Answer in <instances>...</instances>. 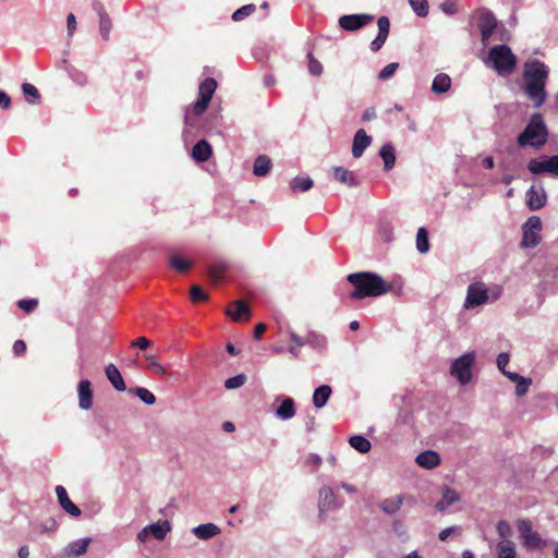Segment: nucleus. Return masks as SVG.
<instances>
[{
  "label": "nucleus",
  "mask_w": 558,
  "mask_h": 558,
  "mask_svg": "<svg viewBox=\"0 0 558 558\" xmlns=\"http://www.w3.org/2000/svg\"><path fill=\"white\" fill-rule=\"evenodd\" d=\"M333 177L338 182L343 183L350 187H355L360 184V180L356 178V175L344 167H333Z\"/></svg>",
  "instance_id": "obj_24"
},
{
  "label": "nucleus",
  "mask_w": 558,
  "mask_h": 558,
  "mask_svg": "<svg viewBox=\"0 0 558 558\" xmlns=\"http://www.w3.org/2000/svg\"><path fill=\"white\" fill-rule=\"evenodd\" d=\"M313 185L314 182L308 175H298L290 182V189L293 193L307 192Z\"/></svg>",
  "instance_id": "obj_35"
},
{
  "label": "nucleus",
  "mask_w": 558,
  "mask_h": 558,
  "mask_svg": "<svg viewBox=\"0 0 558 558\" xmlns=\"http://www.w3.org/2000/svg\"><path fill=\"white\" fill-rule=\"evenodd\" d=\"M256 10L255 4H245L240 9L235 10L232 14V20L234 22H240L245 17L250 16Z\"/></svg>",
  "instance_id": "obj_47"
},
{
  "label": "nucleus",
  "mask_w": 558,
  "mask_h": 558,
  "mask_svg": "<svg viewBox=\"0 0 558 558\" xmlns=\"http://www.w3.org/2000/svg\"><path fill=\"white\" fill-rule=\"evenodd\" d=\"M332 393V389L329 385H320L314 390L313 393V404L317 409H322L328 402L330 396Z\"/></svg>",
  "instance_id": "obj_27"
},
{
  "label": "nucleus",
  "mask_w": 558,
  "mask_h": 558,
  "mask_svg": "<svg viewBox=\"0 0 558 558\" xmlns=\"http://www.w3.org/2000/svg\"><path fill=\"white\" fill-rule=\"evenodd\" d=\"M92 9L99 17V34L104 40H109L112 29V21L107 13L105 5L99 0H93Z\"/></svg>",
  "instance_id": "obj_13"
},
{
  "label": "nucleus",
  "mask_w": 558,
  "mask_h": 558,
  "mask_svg": "<svg viewBox=\"0 0 558 558\" xmlns=\"http://www.w3.org/2000/svg\"><path fill=\"white\" fill-rule=\"evenodd\" d=\"M271 169V160L266 155H259L253 165V173L256 177H265Z\"/></svg>",
  "instance_id": "obj_34"
},
{
  "label": "nucleus",
  "mask_w": 558,
  "mask_h": 558,
  "mask_svg": "<svg viewBox=\"0 0 558 558\" xmlns=\"http://www.w3.org/2000/svg\"><path fill=\"white\" fill-rule=\"evenodd\" d=\"M245 381H246V376L244 374H238L235 376L228 378L225 381V387H226V389H229V390L238 389V388L242 387L245 384Z\"/></svg>",
  "instance_id": "obj_48"
},
{
  "label": "nucleus",
  "mask_w": 558,
  "mask_h": 558,
  "mask_svg": "<svg viewBox=\"0 0 558 558\" xmlns=\"http://www.w3.org/2000/svg\"><path fill=\"white\" fill-rule=\"evenodd\" d=\"M410 7L415 12V14L420 17H425L428 15L429 7L427 0H408Z\"/></svg>",
  "instance_id": "obj_44"
},
{
  "label": "nucleus",
  "mask_w": 558,
  "mask_h": 558,
  "mask_svg": "<svg viewBox=\"0 0 558 558\" xmlns=\"http://www.w3.org/2000/svg\"><path fill=\"white\" fill-rule=\"evenodd\" d=\"M374 15L367 13L348 14L340 16L339 26L349 32H354L373 22Z\"/></svg>",
  "instance_id": "obj_12"
},
{
  "label": "nucleus",
  "mask_w": 558,
  "mask_h": 558,
  "mask_svg": "<svg viewBox=\"0 0 558 558\" xmlns=\"http://www.w3.org/2000/svg\"><path fill=\"white\" fill-rule=\"evenodd\" d=\"M209 102L198 98L195 102L185 109L183 136L185 140L195 136L197 129V118H199L208 108Z\"/></svg>",
  "instance_id": "obj_6"
},
{
  "label": "nucleus",
  "mask_w": 558,
  "mask_h": 558,
  "mask_svg": "<svg viewBox=\"0 0 558 558\" xmlns=\"http://www.w3.org/2000/svg\"><path fill=\"white\" fill-rule=\"evenodd\" d=\"M22 92L29 104H37L40 99V94L36 86L31 83L22 84Z\"/></svg>",
  "instance_id": "obj_43"
},
{
  "label": "nucleus",
  "mask_w": 558,
  "mask_h": 558,
  "mask_svg": "<svg viewBox=\"0 0 558 558\" xmlns=\"http://www.w3.org/2000/svg\"><path fill=\"white\" fill-rule=\"evenodd\" d=\"M548 140V130L541 113H533L523 131L517 137V144L521 148H542Z\"/></svg>",
  "instance_id": "obj_3"
},
{
  "label": "nucleus",
  "mask_w": 558,
  "mask_h": 558,
  "mask_svg": "<svg viewBox=\"0 0 558 558\" xmlns=\"http://www.w3.org/2000/svg\"><path fill=\"white\" fill-rule=\"evenodd\" d=\"M56 494H57V497H58V501L61 506V508L66 512L69 513L70 515L74 517V518H77L81 515V509L71 501V499L69 498V495H68V492L66 489L61 486V485H58L56 487Z\"/></svg>",
  "instance_id": "obj_20"
},
{
  "label": "nucleus",
  "mask_w": 558,
  "mask_h": 558,
  "mask_svg": "<svg viewBox=\"0 0 558 558\" xmlns=\"http://www.w3.org/2000/svg\"><path fill=\"white\" fill-rule=\"evenodd\" d=\"M526 206L535 211L543 208L547 201L546 192L541 184L539 186L532 185L525 194Z\"/></svg>",
  "instance_id": "obj_14"
},
{
  "label": "nucleus",
  "mask_w": 558,
  "mask_h": 558,
  "mask_svg": "<svg viewBox=\"0 0 558 558\" xmlns=\"http://www.w3.org/2000/svg\"><path fill=\"white\" fill-rule=\"evenodd\" d=\"M377 26H378V34L376 38L371 43V50L376 52L381 49L385 41L387 40V37L389 35L390 29V21L387 16H380L377 20Z\"/></svg>",
  "instance_id": "obj_18"
},
{
  "label": "nucleus",
  "mask_w": 558,
  "mask_h": 558,
  "mask_svg": "<svg viewBox=\"0 0 558 558\" xmlns=\"http://www.w3.org/2000/svg\"><path fill=\"white\" fill-rule=\"evenodd\" d=\"M308 72L313 76L322 75L324 71L323 64L314 57L313 52H307Z\"/></svg>",
  "instance_id": "obj_45"
},
{
  "label": "nucleus",
  "mask_w": 558,
  "mask_h": 558,
  "mask_svg": "<svg viewBox=\"0 0 558 558\" xmlns=\"http://www.w3.org/2000/svg\"><path fill=\"white\" fill-rule=\"evenodd\" d=\"M276 401L280 402V405L275 411L277 417L287 421L295 415V403L292 398L287 396H279L277 397Z\"/></svg>",
  "instance_id": "obj_19"
},
{
  "label": "nucleus",
  "mask_w": 558,
  "mask_h": 558,
  "mask_svg": "<svg viewBox=\"0 0 558 558\" xmlns=\"http://www.w3.org/2000/svg\"><path fill=\"white\" fill-rule=\"evenodd\" d=\"M213 154L211 145L206 140H199L196 142L192 149V158L196 162L207 161Z\"/></svg>",
  "instance_id": "obj_23"
},
{
  "label": "nucleus",
  "mask_w": 558,
  "mask_h": 558,
  "mask_svg": "<svg viewBox=\"0 0 558 558\" xmlns=\"http://www.w3.org/2000/svg\"><path fill=\"white\" fill-rule=\"evenodd\" d=\"M398 68H399V63H397V62H391V63L387 64L378 73V78L380 81L389 80L390 77L393 76V74L396 73Z\"/></svg>",
  "instance_id": "obj_49"
},
{
  "label": "nucleus",
  "mask_w": 558,
  "mask_h": 558,
  "mask_svg": "<svg viewBox=\"0 0 558 558\" xmlns=\"http://www.w3.org/2000/svg\"><path fill=\"white\" fill-rule=\"evenodd\" d=\"M234 310H228L227 314L235 322H240L244 316L248 317L250 307L248 305L241 300H236L233 302Z\"/></svg>",
  "instance_id": "obj_36"
},
{
  "label": "nucleus",
  "mask_w": 558,
  "mask_h": 558,
  "mask_svg": "<svg viewBox=\"0 0 558 558\" xmlns=\"http://www.w3.org/2000/svg\"><path fill=\"white\" fill-rule=\"evenodd\" d=\"M402 496L398 495L392 498L385 499L380 505V509L387 514H395L402 506Z\"/></svg>",
  "instance_id": "obj_39"
},
{
  "label": "nucleus",
  "mask_w": 558,
  "mask_h": 558,
  "mask_svg": "<svg viewBox=\"0 0 558 558\" xmlns=\"http://www.w3.org/2000/svg\"><path fill=\"white\" fill-rule=\"evenodd\" d=\"M92 539L89 537H83L75 539L65 547V555L69 557H78L86 553L88 545Z\"/></svg>",
  "instance_id": "obj_25"
},
{
  "label": "nucleus",
  "mask_w": 558,
  "mask_h": 558,
  "mask_svg": "<svg viewBox=\"0 0 558 558\" xmlns=\"http://www.w3.org/2000/svg\"><path fill=\"white\" fill-rule=\"evenodd\" d=\"M10 106H11V98L9 97V95L5 92L0 89V108L7 110L10 108Z\"/></svg>",
  "instance_id": "obj_61"
},
{
  "label": "nucleus",
  "mask_w": 558,
  "mask_h": 558,
  "mask_svg": "<svg viewBox=\"0 0 558 558\" xmlns=\"http://www.w3.org/2000/svg\"><path fill=\"white\" fill-rule=\"evenodd\" d=\"M290 339L291 341L295 344V347H303L306 344V338L303 339L302 337H300L298 333H295L294 331H291L290 332Z\"/></svg>",
  "instance_id": "obj_64"
},
{
  "label": "nucleus",
  "mask_w": 558,
  "mask_h": 558,
  "mask_svg": "<svg viewBox=\"0 0 558 558\" xmlns=\"http://www.w3.org/2000/svg\"><path fill=\"white\" fill-rule=\"evenodd\" d=\"M518 532L526 547H538L541 545L542 538L537 532L533 531L529 520H520L518 522Z\"/></svg>",
  "instance_id": "obj_15"
},
{
  "label": "nucleus",
  "mask_w": 558,
  "mask_h": 558,
  "mask_svg": "<svg viewBox=\"0 0 558 558\" xmlns=\"http://www.w3.org/2000/svg\"><path fill=\"white\" fill-rule=\"evenodd\" d=\"M170 266L180 274L187 272L192 268L190 260L183 259L179 255H171L169 259Z\"/></svg>",
  "instance_id": "obj_42"
},
{
  "label": "nucleus",
  "mask_w": 558,
  "mask_h": 558,
  "mask_svg": "<svg viewBox=\"0 0 558 558\" xmlns=\"http://www.w3.org/2000/svg\"><path fill=\"white\" fill-rule=\"evenodd\" d=\"M459 500V495L456 490L445 487L442 492V497L439 501L436 502V509L440 512L445 511L448 507Z\"/></svg>",
  "instance_id": "obj_33"
},
{
  "label": "nucleus",
  "mask_w": 558,
  "mask_h": 558,
  "mask_svg": "<svg viewBox=\"0 0 558 558\" xmlns=\"http://www.w3.org/2000/svg\"><path fill=\"white\" fill-rule=\"evenodd\" d=\"M151 537L149 531L147 530V526L143 527L138 533H137V541L140 543H146L149 538Z\"/></svg>",
  "instance_id": "obj_63"
},
{
  "label": "nucleus",
  "mask_w": 558,
  "mask_h": 558,
  "mask_svg": "<svg viewBox=\"0 0 558 558\" xmlns=\"http://www.w3.org/2000/svg\"><path fill=\"white\" fill-rule=\"evenodd\" d=\"M475 361L473 352L465 353L456 359L450 366V374L459 381L460 385L465 386L472 379V366Z\"/></svg>",
  "instance_id": "obj_5"
},
{
  "label": "nucleus",
  "mask_w": 558,
  "mask_h": 558,
  "mask_svg": "<svg viewBox=\"0 0 558 558\" xmlns=\"http://www.w3.org/2000/svg\"><path fill=\"white\" fill-rule=\"evenodd\" d=\"M217 88V82L213 77L204 80L198 86V98L210 102L213 95Z\"/></svg>",
  "instance_id": "obj_32"
},
{
  "label": "nucleus",
  "mask_w": 558,
  "mask_h": 558,
  "mask_svg": "<svg viewBox=\"0 0 558 558\" xmlns=\"http://www.w3.org/2000/svg\"><path fill=\"white\" fill-rule=\"evenodd\" d=\"M77 395H78V407L82 410H89L93 405V389L92 383L88 379L80 380L77 385Z\"/></svg>",
  "instance_id": "obj_17"
},
{
  "label": "nucleus",
  "mask_w": 558,
  "mask_h": 558,
  "mask_svg": "<svg viewBox=\"0 0 558 558\" xmlns=\"http://www.w3.org/2000/svg\"><path fill=\"white\" fill-rule=\"evenodd\" d=\"M372 136H369L365 130L360 129L355 132L351 153L354 158H360L364 154L367 147L372 144Z\"/></svg>",
  "instance_id": "obj_16"
},
{
  "label": "nucleus",
  "mask_w": 558,
  "mask_h": 558,
  "mask_svg": "<svg viewBox=\"0 0 558 558\" xmlns=\"http://www.w3.org/2000/svg\"><path fill=\"white\" fill-rule=\"evenodd\" d=\"M416 250L421 254H425L429 251L428 232L424 227L418 228L416 233Z\"/></svg>",
  "instance_id": "obj_41"
},
{
  "label": "nucleus",
  "mask_w": 558,
  "mask_h": 558,
  "mask_svg": "<svg viewBox=\"0 0 558 558\" xmlns=\"http://www.w3.org/2000/svg\"><path fill=\"white\" fill-rule=\"evenodd\" d=\"M549 68L538 59L527 60L523 65V89L535 108L544 105Z\"/></svg>",
  "instance_id": "obj_1"
},
{
  "label": "nucleus",
  "mask_w": 558,
  "mask_h": 558,
  "mask_svg": "<svg viewBox=\"0 0 558 558\" xmlns=\"http://www.w3.org/2000/svg\"><path fill=\"white\" fill-rule=\"evenodd\" d=\"M527 170L533 174L549 173L558 177V155L542 156L541 158L531 159L526 166Z\"/></svg>",
  "instance_id": "obj_9"
},
{
  "label": "nucleus",
  "mask_w": 558,
  "mask_h": 558,
  "mask_svg": "<svg viewBox=\"0 0 558 558\" xmlns=\"http://www.w3.org/2000/svg\"><path fill=\"white\" fill-rule=\"evenodd\" d=\"M132 347H136L140 350H146L150 345V341L145 337H140L131 342Z\"/></svg>",
  "instance_id": "obj_58"
},
{
  "label": "nucleus",
  "mask_w": 558,
  "mask_h": 558,
  "mask_svg": "<svg viewBox=\"0 0 558 558\" xmlns=\"http://www.w3.org/2000/svg\"><path fill=\"white\" fill-rule=\"evenodd\" d=\"M379 156L384 161V169L389 171L396 163V150L391 143H386L379 150Z\"/></svg>",
  "instance_id": "obj_28"
},
{
  "label": "nucleus",
  "mask_w": 558,
  "mask_h": 558,
  "mask_svg": "<svg viewBox=\"0 0 558 558\" xmlns=\"http://www.w3.org/2000/svg\"><path fill=\"white\" fill-rule=\"evenodd\" d=\"M509 361L510 356L506 352H501L497 355L496 363L501 373L506 371V366L508 365Z\"/></svg>",
  "instance_id": "obj_55"
},
{
  "label": "nucleus",
  "mask_w": 558,
  "mask_h": 558,
  "mask_svg": "<svg viewBox=\"0 0 558 558\" xmlns=\"http://www.w3.org/2000/svg\"><path fill=\"white\" fill-rule=\"evenodd\" d=\"M542 230V221L537 216H531L522 226L521 246L534 248L541 242L539 232Z\"/></svg>",
  "instance_id": "obj_7"
},
{
  "label": "nucleus",
  "mask_w": 558,
  "mask_h": 558,
  "mask_svg": "<svg viewBox=\"0 0 558 558\" xmlns=\"http://www.w3.org/2000/svg\"><path fill=\"white\" fill-rule=\"evenodd\" d=\"M477 27L481 33V40L484 45H486L497 28L498 22L494 13L488 9L481 8L477 10Z\"/></svg>",
  "instance_id": "obj_10"
},
{
  "label": "nucleus",
  "mask_w": 558,
  "mask_h": 558,
  "mask_svg": "<svg viewBox=\"0 0 558 558\" xmlns=\"http://www.w3.org/2000/svg\"><path fill=\"white\" fill-rule=\"evenodd\" d=\"M498 558H517L515 546L509 539H504L497 545Z\"/></svg>",
  "instance_id": "obj_38"
},
{
  "label": "nucleus",
  "mask_w": 558,
  "mask_h": 558,
  "mask_svg": "<svg viewBox=\"0 0 558 558\" xmlns=\"http://www.w3.org/2000/svg\"><path fill=\"white\" fill-rule=\"evenodd\" d=\"M515 384V395L518 397H522L527 392L529 387L532 384V379L521 376V379H519Z\"/></svg>",
  "instance_id": "obj_50"
},
{
  "label": "nucleus",
  "mask_w": 558,
  "mask_h": 558,
  "mask_svg": "<svg viewBox=\"0 0 558 558\" xmlns=\"http://www.w3.org/2000/svg\"><path fill=\"white\" fill-rule=\"evenodd\" d=\"M38 305L37 299H23L17 302V306L25 313H32Z\"/></svg>",
  "instance_id": "obj_51"
},
{
  "label": "nucleus",
  "mask_w": 558,
  "mask_h": 558,
  "mask_svg": "<svg viewBox=\"0 0 558 558\" xmlns=\"http://www.w3.org/2000/svg\"><path fill=\"white\" fill-rule=\"evenodd\" d=\"M193 534L203 541H207L220 533V529L214 523H205L195 526L192 530Z\"/></svg>",
  "instance_id": "obj_26"
},
{
  "label": "nucleus",
  "mask_w": 558,
  "mask_h": 558,
  "mask_svg": "<svg viewBox=\"0 0 558 558\" xmlns=\"http://www.w3.org/2000/svg\"><path fill=\"white\" fill-rule=\"evenodd\" d=\"M327 338L316 331H310L306 336V344L317 352H325L327 349Z\"/></svg>",
  "instance_id": "obj_29"
},
{
  "label": "nucleus",
  "mask_w": 558,
  "mask_h": 558,
  "mask_svg": "<svg viewBox=\"0 0 558 558\" xmlns=\"http://www.w3.org/2000/svg\"><path fill=\"white\" fill-rule=\"evenodd\" d=\"M488 62L498 74L509 75L515 69L517 57L507 45H496L488 51Z\"/></svg>",
  "instance_id": "obj_4"
},
{
  "label": "nucleus",
  "mask_w": 558,
  "mask_h": 558,
  "mask_svg": "<svg viewBox=\"0 0 558 558\" xmlns=\"http://www.w3.org/2000/svg\"><path fill=\"white\" fill-rule=\"evenodd\" d=\"M130 393L136 396L143 403L147 405H153L156 402L155 395L144 387L131 388L129 390Z\"/></svg>",
  "instance_id": "obj_40"
},
{
  "label": "nucleus",
  "mask_w": 558,
  "mask_h": 558,
  "mask_svg": "<svg viewBox=\"0 0 558 558\" xmlns=\"http://www.w3.org/2000/svg\"><path fill=\"white\" fill-rule=\"evenodd\" d=\"M76 17L73 13H70L66 16V29H68V36H73L74 32L76 31Z\"/></svg>",
  "instance_id": "obj_57"
},
{
  "label": "nucleus",
  "mask_w": 558,
  "mask_h": 558,
  "mask_svg": "<svg viewBox=\"0 0 558 558\" xmlns=\"http://www.w3.org/2000/svg\"><path fill=\"white\" fill-rule=\"evenodd\" d=\"M306 462H307L308 464H313V465H314V468H315V470H317V469L320 466V464H322L323 460H322L320 456H318L317 453H311V454L307 457Z\"/></svg>",
  "instance_id": "obj_62"
},
{
  "label": "nucleus",
  "mask_w": 558,
  "mask_h": 558,
  "mask_svg": "<svg viewBox=\"0 0 558 558\" xmlns=\"http://www.w3.org/2000/svg\"><path fill=\"white\" fill-rule=\"evenodd\" d=\"M440 9L445 14L453 15L457 13V5L454 2L447 0L440 4Z\"/></svg>",
  "instance_id": "obj_56"
},
{
  "label": "nucleus",
  "mask_w": 558,
  "mask_h": 558,
  "mask_svg": "<svg viewBox=\"0 0 558 558\" xmlns=\"http://www.w3.org/2000/svg\"><path fill=\"white\" fill-rule=\"evenodd\" d=\"M146 359L149 362V368L154 373H156L158 375H165L166 374V368L156 361V357L154 355H146Z\"/></svg>",
  "instance_id": "obj_54"
},
{
  "label": "nucleus",
  "mask_w": 558,
  "mask_h": 558,
  "mask_svg": "<svg viewBox=\"0 0 558 558\" xmlns=\"http://www.w3.org/2000/svg\"><path fill=\"white\" fill-rule=\"evenodd\" d=\"M376 117H377L376 109L374 107H369L364 110V112L362 114V121L369 122V121L375 120Z\"/></svg>",
  "instance_id": "obj_59"
},
{
  "label": "nucleus",
  "mask_w": 558,
  "mask_h": 558,
  "mask_svg": "<svg viewBox=\"0 0 558 558\" xmlns=\"http://www.w3.org/2000/svg\"><path fill=\"white\" fill-rule=\"evenodd\" d=\"M416 463L426 470H433L440 463V457L436 451L425 450L415 458Z\"/></svg>",
  "instance_id": "obj_21"
},
{
  "label": "nucleus",
  "mask_w": 558,
  "mask_h": 558,
  "mask_svg": "<svg viewBox=\"0 0 558 558\" xmlns=\"http://www.w3.org/2000/svg\"><path fill=\"white\" fill-rule=\"evenodd\" d=\"M451 87V77L446 73L437 74L432 83V92L439 95L448 92Z\"/></svg>",
  "instance_id": "obj_30"
},
{
  "label": "nucleus",
  "mask_w": 558,
  "mask_h": 558,
  "mask_svg": "<svg viewBox=\"0 0 558 558\" xmlns=\"http://www.w3.org/2000/svg\"><path fill=\"white\" fill-rule=\"evenodd\" d=\"M349 444L360 453H367L371 448V441L362 435H353L349 438Z\"/></svg>",
  "instance_id": "obj_37"
},
{
  "label": "nucleus",
  "mask_w": 558,
  "mask_h": 558,
  "mask_svg": "<svg viewBox=\"0 0 558 558\" xmlns=\"http://www.w3.org/2000/svg\"><path fill=\"white\" fill-rule=\"evenodd\" d=\"M208 299V295L204 292V290L199 286H193L191 288V300L196 302H203Z\"/></svg>",
  "instance_id": "obj_53"
},
{
  "label": "nucleus",
  "mask_w": 558,
  "mask_h": 558,
  "mask_svg": "<svg viewBox=\"0 0 558 558\" xmlns=\"http://www.w3.org/2000/svg\"><path fill=\"white\" fill-rule=\"evenodd\" d=\"M105 373H106L108 380L110 381V384L117 391H125L126 390V385L121 375V372L114 364L110 363L109 365H107L105 367Z\"/></svg>",
  "instance_id": "obj_22"
},
{
  "label": "nucleus",
  "mask_w": 558,
  "mask_h": 558,
  "mask_svg": "<svg viewBox=\"0 0 558 558\" xmlns=\"http://www.w3.org/2000/svg\"><path fill=\"white\" fill-rule=\"evenodd\" d=\"M147 530L149 531L151 537L161 541L166 537L167 533L170 532L171 525L168 520H163L147 525Z\"/></svg>",
  "instance_id": "obj_31"
},
{
  "label": "nucleus",
  "mask_w": 558,
  "mask_h": 558,
  "mask_svg": "<svg viewBox=\"0 0 558 558\" xmlns=\"http://www.w3.org/2000/svg\"><path fill=\"white\" fill-rule=\"evenodd\" d=\"M227 266L225 264L213 265L208 268V277L214 283H219L223 278Z\"/></svg>",
  "instance_id": "obj_46"
},
{
  "label": "nucleus",
  "mask_w": 558,
  "mask_h": 558,
  "mask_svg": "<svg viewBox=\"0 0 558 558\" xmlns=\"http://www.w3.org/2000/svg\"><path fill=\"white\" fill-rule=\"evenodd\" d=\"M347 280L353 286L349 293V298L353 300L377 298L392 290V284L376 272H353L347 276Z\"/></svg>",
  "instance_id": "obj_2"
},
{
  "label": "nucleus",
  "mask_w": 558,
  "mask_h": 558,
  "mask_svg": "<svg viewBox=\"0 0 558 558\" xmlns=\"http://www.w3.org/2000/svg\"><path fill=\"white\" fill-rule=\"evenodd\" d=\"M343 507V500L340 499L330 486H322L318 492V517H323L328 511L338 510Z\"/></svg>",
  "instance_id": "obj_8"
},
{
  "label": "nucleus",
  "mask_w": 558,
  "mask_h": 558,
  "mask_svg": "<svg viewBox=\"0 0 558 558\" xmlns=\"http://www.w3.org/2000/svg\"><path fill=\"white\" fill-rule=\"evenodd\" d=\"M496 530H497L498 535L502 538V541L506 539L508 536H510L512 533V529H511L510 524L504 520H501L497 523Z\"/></svg>",
  "instance_id": "obj_52"
},
{
  "label": "nucleus",
  "mask_w": 558,
  "mask_h": 558,
  "mask_svg": "<svg viewBox=\"0 0 558 558\" xmlns=\"http://www.w3.org/2000/svg\"><path fill=\"white\" fill-rule=\"evenodd\" d=\"M489 302V291L485 283L474 282L468 287L464 301L465 308H473Z\"/></svg>",
  "instance_id": "obj_11"
},
{
  "label": "nucleus",
  "mask_w": 558,
  "mask_h": 558,
  "mask_svg": "<svg viewBox=\"0 0 558 558\" xmlns=\"http://www.w3.org/2000/svg\"><path fill=\"white\" fill-rule=\"evenodd\" d=\"M26 351V343L23 340H16L13 343V352L16 355H23Z\"/></svg>",
  "instance_id": "obj_60"
}]
</instances>
